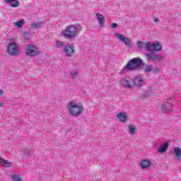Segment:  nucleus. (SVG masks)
I'll return each instance as SVG.
<instances>
[{"instance_id":"nucleus-1","label":"nucleus","mask_w":181,"mask_h":181,"mask_svg":"<svg viewBox=\"0 0 181 181\" xmlns=\"http://www.w3.org/2000/svg\"><path fill=\"white\" fill-rule=\"evenodd\" d=\"M137 50L140 52H148L146 53V59L148 62H151L152 63H158L160 60H163V55L160 54H155V52H160L162 50V47L159 46H139Z\"/></svg>"},{"instance_id":"nucleus-2","label":"nucleus","mask_w":181,"mask_h":181,"mask_svg":"<svg viewBox=\"0 0 181 181\" xmlns=\"http://www.w3.org/2000/svg\"><path fill=\"white\" fill-rule=\"evenodd\" d=\"M68 110L72 117H80L84 112V106L77 103L76 100H72L68 103Z\"/></svg>"},{"instance_id":"nucleus-3","label":"nucleus","mask_w":181,"mask_h":181,"mask_svg":"<svg viewBox=\"0 0 181 181\" xmlns=\"http://www.w3.org/2000/svg\"><path fill=\"white\" fill-rule=\"evenodd\" d=\"M141 66H144L142 59L139 57L133 58L123 67L121 70V73L127 74L128 71H134V70H136V69H139Z\"/></svg>"},{"instance_id":"nucleus-4","label":"nucleus","mask_w":181,"mask_h":181,"mask_svg":"<svg viewBox=\"0 0 181 181\" xmlns=\"http://www.w3.org/2000/svg\"><path fill=\"white\" fill-rule=\"evenodd\" d=\"M77 33H78V28H77V26L71 25L62 31V36L66 39H73L77 36Z\"/></svg>"},{"instance_id":"nucleus-5","label":"nucleus","mask_w":181,"mask_h":181,"mask_svg":"<svg viewBox=\"0 0 181 181\" xmlns=\"http://www.w3.org/2000/svg\"><path fill=\"white\" fill-rule=\"evenodd\" d=\"M25 51L28 57H36L40 54V49L36 46H28Z\"/></svg>"},{"instance_id":"nucleus-6","label":"nucleus","mask_w":181,"mask_h":181,"mask_svg":"<svg viewBox=\"0 0 181 181\" xmlns=\"http://www.w3.org/2000/svg\"><path fill=\"white\" fill-rule=\"evenodd\" d=\"M120 86L124 88H133L134 79L130 76H126L120 80Z\"/></svg>"},{"instance_id":"nucleus-7","label":"nucleus","mask_w":181,"mask_h":181,"mask_svg":"<svg viewBox=\"0 0 181 181\" xmlns=\"http://www.w3.org/2000/svg\"><path fill=\"white\" fill-rule=\"evenodd\" d=\"M133 84L134 87H138L139 88H141L145 85V79H144L142 76L137 75L134 76L133 79Z\"/></svg>"},{"instance_id":"nucleus-8","label":"nucleus","mask_w":181,"mask_h":181,"mask_svg":"<svg viewBox=\"0 0 181 181\" xmlns=\"http://www.w3.org/2000/svg\"><path fill=\"white\" fill-rule=\"evenodd\" d=\"M20 52L18 46H8L6 49V53L8 54L9 56H16Z\"/></svg>"},{"instance_id":"nucleus-9","label":"nucleus","mask_w":181,"mask_h":181,"mask_svg":"<svg viewBox=\"0 0 181 181\" xmlns=\"http://www.w3.org/2000/svg\"><path fill=\"white\" fill-rule=\"evenodd\" d=\"M115 36L121 40V42H123V43H125L127 46H130L131 45V40L128 37L124 36V35L120 33H115Z\"/></svg>"},{"instance_id":"nucleus-10","label":"nucleus","mask_w":181,"mask_h":181,"mask_svg":"<svg viewBox=\"0 0 181 181\" xmlns=\"http://www.w3.org/2000/svg\"><path fill=\"white\" fill-rule=\"evenodd\" d=\"M152 161L149 159H143L140 162V168L141 169H151Z\"/></svg>"},{"instance_id":"nucleus-11","label":"nucleus","mask_w":181,"mask_h":181,"mask_svg":"<svg viewBox=\"0 0 181 181\" xmlns=\"http://www.w3.org/2000/svg\"><path fill=\"white\" fill-rule=\"evenodd\" d=\"M65 56L67 57H71L74 54V47L65 46L64 48Z\"/></svg>"},{"instance_id":"nucleus-12","label":"nucleus","mask_w":181,"mask_h":181,"mask_svg":"<svg viewBox=\"0 0 181 181\" xmlns=\"http://www.w3.org/2000/svg\"><path fill=\"white\" fill-rule=\"evenodd\" d=\"M136 45L138 46H160V42L158 41H156V42L151 44V42L146 41L145 43H144V41H137Z\"/></svg>"},{"instance_id":"nucleus-13","label":"nucleus","mask_w":181,"mask_h":181,"mask_svg":"<svg viewBox=\"0 0 181 181\" xmlns=\"http://www.w3.org/2000/svg\"><path fill=\"white\" fill-rule=\"evenodd\" d=\"M0 163L3 168H12L13 163L4 159L2 157L0 158Z\"/></svg>"},{"instance_id":"nucleus-14","label":"nucleus","mask_w":181,"mask_h":181,"mask_svg":"<svg viewBox=\"0 0 181 181\" xmlns=\"http://www.w3.org/2000/svg\"><path fill=\"white\" fill-rule=\"evenodd\" d=\"M162 109L164 112H169V111L173 110V105L169 102H166L163 105Z\"/></svg>"},{"instance_id":"nucleus-15","label":"nucleus","mask_w":181,"mask_h":181,"mask_svg":"<svg viewBox=\"0 0 181 181\" xmlns=\"http://www.w3.org/2000/svg\"><path fill=\"white\" fill-rule=\"evenodd\" d=\"M117 117L120 122H127L128 121V116L124 112L118 113Z\"/></svg>"},{"instance_id":"nucleus-16","label":"nucleus","mask_w":181,"mask_h":181,"mask_svg":"<svg viewBox=\"0 0 181 181\" xmlns=\"http://www.w3.org/2000/svg\"><path fill=\"white\" fill-rule=\"evenodd\" d=\"M6 4H11V6L12 8H18L20 6L21 4H19V0H6Z\"/></svg>"},{"instance_id":"nucleus-17","label":"nucleus","mask_w":181,"mask_h":181,"mask_svg":"<svg viewBox=\"0 0 181 181\" xmlns=\"http://www.w3.org/2000/svg\"><path fill=\"white\" fill-rule=\"evenodd\" d=\"M174 153L175 155L176 160H180V159H181V148H180V147H175L174 148Z\"/></svg>"},{"instance_id":"nucleus-18","label":"nucleus","mask_w":181,"mask_h":181,"mask_svg":"<svg viewBox=\"0 0 181 181\" xmlns=\"http://www.w3.org/2000/svg\"><path fill=\"white\" fill-rule=\"evenodd\" d=\"M168 148H169V144L165 143L164 145H162L159 148H158L157 152H158V153H165V152L168 151Z\"/></svg>"},{"instance_id":"nucleus-19","label":"nucleus","mask_w":181,"mask_h":181,"mask_svg":"<svg viewBox=\"0 0 181 181\" xmlns=\"http://www.w3.org/2000/svg\"><path fill=\"white\" fill-rule=\"evenodd\" d=\"M96 16H98V21L100 26H103V24L105 22V17L99 13H96Z\"/></svg>"},{"instance_id":"nucleus-20","label":"nucleus","mask_w":181,"mask_h":181,"mask_svg":"<svg viewBox=\"0 0 181 181\" xmlns=\"http://www.w3.org/2000/svg\"><path fill=\"white\" fill-rule=\"evenodd\" d=\"M42 25H43V21H40L37 23H33L31 24V28L33 29H37V28H42Z\"/></svg>"},{"instance_id":"nucleus-21","label":"nucleus","mask_w":181,"mask_h":181,"mask_svg":"<svg viewBox=\"0 0 181 181\" xmlns=\"http://www.w3.org/2000/svg\"><path fill=\"white\" fill-rule=\"evenodd\" d=\"M128 128L129 133L131 134L132 135H135V133L138 132V129H136V127L133 125H129Z\"/></svg>"},{"instance_id":"nucleus-22","label":"nucleus","mask_w":181,"mask_h":181,"mask_svg":"<svg viewBox=\"0 0 181 181\" xmlns=\"http://www.w3.org/2000/svg\"><path fill=\"white\" fill-rule=\"evenodd\" d=\"M12 181H22V176L19 174H14L11 177Z\"/></svg>"},{"instance_id":"nucleus-23","label":"nucleus","mask_w":181,"mask_h":181,"mask_svg":"<svg viewBox=\"0 0 181 181\" xmlns=\"http://www.w3.org/2000/svg\"><path fill=\"white\" fill-rule=\"evenodd\" d=\"M26 21L24 19H21L20 21L14 23V25L17 26V28H22Z\"/></svg>"},{"instance_id":"nucleus-24","label":"nucleus","mask_w":181,"mask_h":181,"mask_svg":"<svg viewBox=\"0 0 181 181\" xmlns=\"http://www.w3.org/2000/svg\"><path fill=\"white\" fill-rule=\"evenodd\" d=\"M153 69V65H146V68L144 69V71L146 73H151V71H152Z\"/></svg>"},{"instance_id":"nucleus-25","label":"nucleus","mask_w":181,"mask_h":181,"mask_svg":"<svg viewBox=\"0 0 181 181\" xmlns=\"http://www.w3.org/2000/svg\"><path fill=\"white\" fill-rule=\"evenodd\" d=\"M69 74L71 76V78H77L78 77V72L77 71H74Z\"/></svg>"},{"instance_id":"nucleus-26","label":"nucleus","mask_w":181,"mask_h":181,"mask_svg":"<svg viewBox=\"0 0 181 181\" xmlns=\"http://www.w3.org/2000/svg\"><path fill=\"white\" fill-rule=\"evenodd\" d=\"M23 152L24 156H29L30 155V153H31L30 149H29V148H25L23 151Z\"/></svg>"},{"instance_id":"nucleus-27","label":"nucleus","mask_w":181,"mask_h":181,"mask_svg":"<svg viewBox=\"0 0 181 181\" xmlns=\"http://www.w3.org/2000/svg\"><path fill=\"white\" fill-rule=\"evenodd\" d=\"M23 37L25 40H29V39H30V34L28 33H25L23 35Z\"/></svg>"},{"instance_id":"nucleus-28","label":"nucleus","mask_w":181,"mask_h":181,"mask_svg":"<svg viewBox=\"0 0 181 181\" xmlns=\"http://www.w3.org/2000/svg\"><path fill=\"white\" fill-rule=\"evenodd\" d=\"M57 46H64V43L62 41H57Z\"/></svg>"},{"instance_id":"nucleus-29","label":"nucleus","mask_w":181,"mask_h":181,"mask_svg":"<svg viewBox=\"0 0 181 181\" xmlns=\"http://www.w3.org/2000/svg\"><path fill=\"white\" fill-rule=\"evenodd\" d=\"M160 71V69H159L158 68H156L153 69V73H159Z\"/></svg>"},{"instance_id":"nucleus-30","label":"nucleus","mask_w":181,"mask_h":181,"mask_svg":"<svg viewBox=\"0 0 181 181\" xmlns=\"http://www.w3.org/2000/svg\"><path fill=\"white\" fill-rule=\"evenodd\" d=\"M149 95V93H144V95H143V98H146V97H148Z\"/></svg>"},{"instance_id":"nucleus-31","label":"nucleus","mask_w":181,"mask_h":181,"mask_svg":"<svg viewBox=\"0 0 181 181\" xmlns=\"http://www.w3.org/2000/svg\"><path fill=\"white\" fill-rule=\"evenodd\" d=\"M117 26H118V24L117 23H112V28H117Z\"/></svg>"},{"instance_id":"nucleus-32","label":"nucleus","mask_w":181,"mask_h":181,"mask_svg":"<svg viewBox=\"0 0 181 181\" xmlns=\"http://www.w3.org/2000/svg\"><path fill=\"white\" fill-rule=\"evenodd\" d=\"M5 94V92H4V90L0 89V96L4 95Z\"/></svg>"},{"instance_id":"nucleus-33","label":"nucleus","mask_w":181,"mask_h":181,"mask_svg":"<svg viewBox=\"0 0 181 181\" xmlns=\"http://www.w3.org/2000/svg\"><path fill=\"white\" fill-rule=\"evenodd\" d=\"M8 46H16V43L11 42L10 44H8Z\"/></svg>"},{"instance_id":"nucleus-34","label":"nucleus","mask_w":181,"mask_h":181,"mask_svg":"<svg viewBox=\"0 0 181 181\" xmlns=\"http://www.w3.org/2000/svg\"><path fill=\"white\" fill-rule=\"evenodd\" d=\"M4 106V103H0V107Z\"/></svg>"},{"instance_id":"nucleus-35","label":"nucleus","mask_w":181,"mask_h":181,"mask_svg":"<svg viewBox=\"0 0 181 181\" xmlns=\"http://www.w3.org/2000/svg\"><path fill=\"white\" fill-rule=\"evenodd\" d=\"M155 22H159V19L156 18V19L155 20Z\"/></svg>"},{"instance_id":"nucleus-36","label":"nucleus","mask_w":181,"mask_h":181,"mask_svg":"<svg viewBox=\"0 0 181 181\" xmlns=\"http://www.w3.org/2000/svg\"><path fill=\"white\" fill-rule=\"evenodd\" d=\"M29 46H32V45H29Z\"/></svg>"}]
</instances>
